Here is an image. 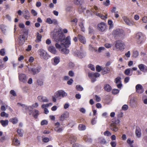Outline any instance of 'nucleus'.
<instances>
[{
  "mask_svg": "<svg viewBox=\"0 0 147 147\" xmlns=\"http://www.w3.org/2000/svg\"><path fill=\"white\" fill-rule=\"evenodd\" d=\"M52 37L54 41L57 42L55 44L56 47L59 49L63 46L68 47L71 45L70 36H68L65 39V36L59 30L54 32Z\"/></svg>",
  "mask_w": 147,
  "mask_h": 147,
  "instance_id": "nucleus-1",
  "label": "nucleus"
},
{
  "mask_svg": "<svg viewBox=\"0 0 147 147\" xmlns=\"http://www.w3.org/2000/svg\"><path fill=\"white\" fill-rule=\"evenodd\" d=\"M13 144L16 146H18L20 144V142L17 138H14L12 140Z\"/></svg>",
  "mask_w": 147,
  "mask_h": 147,
  "instance_id": "nucleus-30",
  "label": "nucleus"
},
{
  "mask_svg": "<svg viewBox=\"0 0 147 147\" xmlns=\"http://www.w3.org/2000/svg\"><path fill=\"white\" fill-rule=\"evenodd\" d=\"M48 50L50 52L53 54H55L57 53V51L55 47L51 46L48 48Z\"/></svg>",
  "mask_w": 147,
  "mask_h": 147,
  "instance_id": "nucleus-21",
  "label": "nucleus"
},
{
  "mask_svg": "<svg viewBox=\"0 0 147 147\" xmlns=\"http://www.w3.org/2000/svg\"><path fill=\"white\" fill-rule=\"evenodd\" d=\"M19 81L24 83H26L27 81L28 78L26 75L24 74H19Z\"/></svg>",
  "mask_w": 147,
  "mask_h": 147,
  "instance_id": "nucleus-9",
  "label": "nucleus"
},
{
  "mask_svg": "<svg viewBox=\"0 0 147 147\" xmlns=\"http://www.w3.org/2000/svg\"><path fill=\"white\" fill-rule=\"evenodd\" d=\"M104 134L106 136H109L111 135V134L109 131H107L104 132Z\"/></svg>",
  "mask_w": 147,
  "mask_h": 147,
  "instance_id": "nucleus-57",
  "label": "nucleus"
},
{
  "mask_svg": "<svg viewBox=\"0 0 147 147\" xmlns=\"http://www.w3.org/2000/svg\"><path fill=\"white\" fill-rule=\"evenodd\" d=\"M97 116H96L95 117L93 118L92 119L91 123L92 125L95 124L97 122Z\"/></svg>",
  "mask_w": 147,
  "mask_h": 147,
  "instance_id": "nucleus-40",
  "label": "nucleus"
},
{
  "mask_svg": "<svg viewBox=\"0 0 147 147\" xmlns=\"http://www.w3.org/2000/svg\"><path fill=\"white\" fill-rule=\"evenodd\" d=\"M38 51L41 58L47 60L50 57V55L47 52L42 49L39 50Z\"/></svg>",
  "mask_w": 147,
  "mask_h": 147,
  "instance_id": "nucleus-5",
  "label": "nucleus"
},
{
  "mask_svg": "<svg viewBox=\"0 0 147 147\" xmlns=\"http://www.w3.org/2000/svg\"><path fill=\"white\" fill-rule=\"evenodd\" d=\"M105 46L106 48H109L111 47L112 45L110 43H106L105 44Z\"/></svg>",
  "mask_w": 147,
  "mask_h": 147,
  "instance_id": "nucleus-61",
  "label": "nucleus"
},
{
  "mask_svg": "<svg viewBox=\"0 0 147 147\" xmlns=\"http://www.w3.org/2000/svg\"><path fill=\"white\" fill-rule=\"evenodd\" d=\"M143 22L145 23H147V16L143 17L142 19Z\"/></svg>",
  "mask_w": 147,
  "mask_h": 147,
  "instance_id": "nucleus-62",
  "label": "nucleus"
},
{
  "mask_svg": "<svg viewBox=\"0 0 147 147\" xmlns=\"http://www.w3.org/2000/svg\"><path fill=\"white\" fill-rule=\"evenodd\" d=\"M109 127L111 129L114 131H117L118 130V126L115 123H111Z\"/></svg>",
  "mask_w": 147,
  "mask_h": 147,
  "instance_id": "nucleus-15",
  "label": "nucleus"
},
{
  "mask_svg": "<svg viewBox=\"0 0 147 147\" xmlns=\"http://www.w3.org/2000/svg\"><path fill=\"white\" fill-rule=\"evenodd\" d=\"M29 73L33 75L37 74L41 71L42 67L38 64L34 63L26 66Z\"/></svg>",
  "mask_w": 147,
  "mask_h": 147,
  "instance_id": "nucleus-2",
  "label": "nucleus"
},
{
  "mask_svg": "<svg viewBox=\"0 0 147 147\" xmlns=\"http://www.w3.org/2000/svg\"><path fill=\"white\" fill-rule=\"evenodd\" d=\"M74 73L73 71L72 70H70L68 72V75L70 77H72L74 76Z\"/></svg>",
  "mask_w": 147,
  "mask_h": 147,
  "instance_id": "nucleus-58",
  "label": "nucleus"
},
{
  "mask_svg": "<svg viewBox=\"0 0 147 147\" xmlns=\"http://www.w3.org/2000/svg\"><path fill=\"white\" fill-rule=\"evenodd\" d=\"M67 117V116L65 114H63L59 117V120L61 121H63L65 118Z\"/></svg>",
  "mask_w": 147,
  "mask_h": 147,
  "instance_id": "nucleus-36",
  "label": "nucleus"
},
{
  "mask_svg": "<svg viewBox=\"0 0 147 147\" xmlns=\"http://www.w3.org/2000/svg\"><path fill=\"white\" fill-rule=\"evenodd\" d=\"M105 49V47H100L98 48L97 51L98 53H100L102 51L104 50Z\"/></svg>",
  "mask_w": 147,
  "mask_h": 147,
  "instance_id": "nucleus-59",
  "label": "nucleus"
},
{
  "mask_svg": "<svg viewBox=\"0 0 147 147\" xmlns=\"http://www.w3.org/2000/svg\"><path fill=\"white\" fill-rule=\"evenodd\" d=\"M31 13L32 15L34 16H36L37 15V12L34 9L31 10Z\"/></svg>",
  "mask_w": 147,
  "mask_h": 147,
  "instance_id": "nucleus-56",
  "label": "nucleus"
},
{
  "mask_svg": "<svg viewBox=\"0 0 147 147\" xmlns=\"http://www.w3.org/2000/svg\"><path fill=\"white\" fill-rule=\"evenodd\" d=\"M0 123L2 125L3 127H5L8 125L9 123V121L8 120H1L0 121Z\"/></svg>",
  "mask_w": 147,
  "mask_h": 147,
  "instance_id": "nucleus-29",
  "label": "nucleus"
},
{
  "mask_svg": "<svg viewBox=\"0 0 147 147\" xmlns=\"http://www.w3.org/2000/svg\"><path fill=\"white\" fill-rule=\"evenodd\" d=\"M142 101L145 104H147V98H145L144 96L142 98Z\"/></svg>",
  "mask_w": 147,
  "mask_h": 147,
  "instance_id": "nucleus-64",
  "label": "nucleus"
},
{
  "mask_svg": "<svg viewBox=\"0 0 147 147\" xmlns=\"http://www.w3.org/2000/svg\"><path fill=\"white\" fill-rule=\"evenodd\" d=\"M42 36L38 32L36 34V39L35 41L36 42L38 43L41 41Z\"/></svg>",
  "mask_w": 147,
  "mask_h": 147,
  "instance_id": "nucleus-27",
  "label": "nucleus"
},
{
  "mask_svg": "<svg viewBox=\"0 0 147 147\" xmlns=\"http://www.w3.org/2000/svg\"><path fill=\"white\" fill-rule=\"evenodd\" d=\"M67 95V93L63 90H59L55 93V96L57 99H59L63 98Z\"/></svg>",
  "mask_w": 147,
  "mask_h": 147,
  "instance_id": "nucleus-7",
  "label": "nucleus"
},
{
  "mask_svg": "<svg viewBox=\"0 0 147 147\" xmlns=\"http://www.w3.org/2000/svg\"><path fill=\"white\" fill-rule=\"evenodd\" d=\"M76 88L77 90L79 91H82L84 89L83 88L79 85H77L76 86Z\"/></svg>",
  "mask_w": 147,
  "mask_h": 147,
  "instance_id": "nucleus-43",
  "label": "nucleus"
},
{
  "mask_svg": "<svg viewBox=\"0 0 147 147\" xmlns=\"http://www.w3.org/2000/svg\"><path fill=\"white\" fill-rule=\"evenodd\" d=\"M39 101L41 102H49V100L46 97L42 96H38L37 97Z\"/></svg>",
  "mask_w": 147,
  "mask_h": 147,
  "instance_id": "nucleus-17",
  "label": "nucleus"
},
{
  "mask_svg": "<svg viewBox=\"0 0 147 147\" xmlns=\"http://www.w3.org/2000/svg\"><path fill=\"white\" fill-rule=\"evenodd\" d=\"M78 128L80 131H84L86 129V127L84 125L80 124L78 125Z\"/></svg>",
  "mask_w": 147,
  "mask_h": 147,
  "instance_id": "nucleus-34",
  "label": "nucleus"
},
{
  "mask_svg": "<svg viewBox=\"0 0 147 147\" xmlns=\"http://www.w3.org/2000/svg\"><path fill=\"white\" fill-rule=\"evenodd\" d=\"M136 134L138 138H140L141 135V130L139 127H137L136 130Z\"/></svg>",
  "mask_w": 147,
  "mask_h": 147,
  "instance_id": "nucleus-23",
  "label": "nucleus"
},
{
  "mask_svg": "<svg viewBox=\"0 0 147 147\" xmlns=\"http://www.w3.org/2000/svg\"><path fill=\"white\" fill-rule=\"evenodd\" d=\"M102 68L99 65H97L96 66V70L98 72H100L101 70H102Z\"/></svg>",
  "mask_w": 147,
  "mask_h": 147,
  "instance_id": "nucleus-49",
  "label": "nucleus"
},
{
  "mask_svg": "<svg viewBox=\"0 0 147 147\" xmlns=\"http://www.w3.org/2000/svg\"><path fill=\"white\" fill-rule=\"evenodd\" d=\"M113 35L116 39H123L124 38L125 34L124 31L122 29H117L113 31Z\"/></svg>",
  "mask_w": 147,
  "mask_h": 147,
  "instance_id": "nucleus-3",
  "label": "nucleus"
},
{
  "mask_svg": "<svg viewBox=\"0 0 147 147\" xmlns=\"http://www.w3.org/2000/svg\"><path fill=\"white\" fill-rule=\"evenodd\" d=\"M115 82L117 84V86L118 88H121L122 86V84L121 81V78L120 77H118L115 80Z\"/></svg>",
  "mask_w": 147,
  "mask_h": 147,
  "instance_id": "nucleus-13",
  "label": "nucleus"
},
{
  "mask_svg": "<svg viewBox=\"0 0 147 147\" xmlns=\"http://www.w3.org/2000/svg\"><path fill=\"white\" fill-rule=\"evenodd\" d=\"M98 30L101 32H103L105 30L106 28L105 24L103 22L98 25Z\"/></svg>",
  "mask_w": 147,
  "mask_h": 147,
  "instance_id": "nucleus-14",
  "label": "nucleus"
},
{
  "mask_svg": "<svg viewBox=\"0 0 147 147\" xmlns=\"http://www.w3.org/2000/svg\"><path fill=\"white\" fill-rule=\"evenodd\" d=\"M5 54V51L4 49H2L0 50V55L2 56H4Z\"/></svg>",
  "mask_w": 147,
  "mask_h": 147,
  "instance_id": "nucleus-54",
  "label": "nucleus"
},
{
  "mask_svg": "<svg viewBox=\"0 0 147 147\" xmlns=\"http://www.w3.org/2000/svg\"><path fill=\"white\" fill-rule=\"evenodd\" d=\"M119 90L118 89H114L113 90L112 92L114 94H116L119 93Z\"/></svg>",
  "mask_w": 147,
  "mask_h": 147,
  "instance_id": "nucleus-52",
  "label": "nucleus"
},
{
  "mask_svg": "<svg viewBox=\"0 0 147 147\" xmlns=\"http://www.w3.org/2000/svg\"><path fill=\"white\" fill-rule=\"evenodd\" d=\"M104 89L105 90L108 92H109L111 90L112 88L110 86L107 84H106L105 85Z\"/></svg>",
  "mask_w": 147,
  "mask_h": 147,
  "instance_id": "nucleus-26",
  "label": "nucleus"
},
{
  "mask_svg": "<svg viewBox=\"0 0 147 147\" xmlns=\"http://www.w3.org/2000/svg\"><path fill=\"white\" fill-rule=\"evenodd\" d=\"M122 18L124 22L127 25L129 26H132L134 24L133 21L129 19L126 16H123Z\"/></svg>",
  "mask_w": 147,
  "mask_h": 147,
  "instance_id": "nucleus-12",
  "label": "nucleus"
},
{
  "mask_svg": "<svg viewBox=\"0 0 147 147\" xmlns=\"http://www.w3.org/2000/svg\"><path fill=\"white\" fill-rule=\"evenodd\" d=\"M34 111V112L33 113L32 115L36 119L39 115V111L36 109H35Z\"/></svg>",
  "mask_w": 147,
  "mask_h": 147,
  "instance_id": "nucleus-35",
  "label": "nucleus"
},
{
  "mask_svg": "<svg viewBox=\"0 0 147 147\" xmlns=\"http://www.w3.org/2000/svg\"><path fill=\"white\" fill-rule=\"evenodd\" d=\"M83 138L84 140L88 143H91L92 142V140L90 135H85L84 136Z\"/></svg>",
  "mask_w": 147,
  "mask_h": 147,
  "instance_id": "nucleus-18",
  "label": "nucleus"
},
{
  "mask_svg": "<svg viewBox=\"0 0 147 147\" xmlns=\"http://www.w3.org/2000/svg\"><path fill=\"white\" fill-rule=\"evenodd\" d=\"M112 13H118V11H117V8L115 7H113L111 10Z\"/></svg>",
  "mask_w": 147,
  "mask_h": 147,
  "instance_id": "nucleus-45",
  "label": "nucleus"
},
{
  "mask_svg": "<svg viewBox=\"0 0 147 147\" xmlns=\"http://www.w3.org/2000/svg\"><path fill=\"white\" fill-rule=\"evenodd\" d=\"M22 11L24 18L26 20H28L30 17V13L29 11L26 9H24Z\"/></svg>",
  "mask_w": 147,
  "mask_h": 147,
  "instance_id": "nucleus-16",
  "label": "nucleus"
},
{
  "mask_svg": "<svg viewBox=\"0 0 147 147\" xmlns=\"http://www.w3.org/2000/svg\"><path fill=\"white\" fill-rule=\"evenodd\" d=\"M138 67L140 70L142 71H144L145 69H147V67L144 65L140 64L138 65Z\"/></svg>",
  "mask_w": 147,
  "mask_h": 147,
  "instance_id": "nucleus-24",
  "label": "nucleus"
},
{
  "mask_svg": "<svg viewBox=\"0 0 147 147\" xmlns=\"http://www.w3.org/2000/svg\"><path fill=\"white\" fill-rule=\"evenodd\" d=\"M139 55V52L137 51H134L133 53V56L135 57H137Z\"/></svg>",
  "mask_w": 147,
  "mask_h": 147,
  "instance_id": "nucleus-51",
  "label": "nucleus"
},
{
  "mask_svg": "<svg viewBox=\"0 0 147 147\" xmlns=\"http://www.w3.org/2000/svg\"><path fill=\"white\" fill-rule=\"evenodd\" d=\"M0 115L2 117H8V114L6 113L5 112L3 111L2 112L0 113Z\"/></svg>",
  "mask_w": 147,
  "mask_h": 147,
  "instance_id": "nucleus-46",
  "label": "nucleus"
},
{
  "mask_svg": "<svg viewBox=\"0 0 147 147\" xmlns=\"http://www.w3.org/2000/svg\"><path fill=\"white\" fill-rule=\"evenodd\" d=\"M78 38L81 42L84 44H85L86 43V39L83 36L79 34L78 35Z\"/></svg>",
  "mask_w": 147,
  "mask_h": 147,
  "instance_id": "nucleus-20",
  "label": "nucleus"
},
{
  "mask_svg": "<svg viewBox=\"0 0 147 147\" xmlns=\"http://www.w3.org/2000/svg\"><path fill=\"white\" fill-rule=\"evenodd\" d=\"M7 28V26L5 25L2 24L0 25V28L2 32L5 34L6 32Z\"/></svg>",
  "mask_w": 147,
  "mask_h": 147,
  "instance_id": "nucleus-25",
  "label": "nucleus"
},
{
  "mask_svg": "<svg viewBox=\"0 0 147 147\" xmlns=\"http://www.w3.org/2000/svg\"><path fill=\"white\" fill-rule=\"evenodd\" d=\"M63 129L62 127H55L54 128L55 130L59 133L61 132Z\"/></svg>",
  "mask_w": 147,
  "mask_h": 147,
  "instance_id": "nucleus-41",
  "label": "nucleus"
},
{
  "mask_svg": "<svg viewBox=\"0 0 147 147\" xmlns=\"http://www.w3.org/2000/svg\"><path fill=\"white\" fill-rule=\"evenodd\" d=\"M79 26L81 28V30L84 32L85 31V28L83 23L82 22H81L79 24Z\"/></svg>",
  "mask_w": 147,
  "mask_h": 147,
  "instance_id": "nucleus-44",
  "label": "nucleus"
},
{
  "mask_svg": "<svg viewBox=\"0 0 147 147\" xmlns=\"http://www.w3.org/2000/svg\"><path fill=\"white\" fill-rule=\"evenodd\" d=\"M6 18L9 21H11V16L9 14H7L5 16Z\"/></svg>",
  "mask_w": 147,
  "mask_h": 147,
  "instance_id": "nucleus-60",
  "label": "nucleus"
},
{
  "mask_svg": "<svg viewBox=\"0 0 147 147\" xmlns=\"http://www.w3.org/2000/svg\"><path fill=\"white\" fill-rule=\"evenodd\" d=\"M53 62L52 64L54 65H57L60 62V58L58 57H55L53 59Z\"/></svg>",
  "mask_w": 147,
  "mask_h": 147,
  "instance_id": "nucleus-22",
  "label": "nucleus"
},
{
  "mask_svg": "<svg viewBox=\"0 0 147 147\" xmlns=\"http://www.w3.org/2000/svg\"><path fill=\"white\" fill-rule=\"evenodd\" d=\"M102 73L103 74H107L110 71V69L109 67H106L104 68H102Z\"/></svg>",
  "mask_w": 147,
  "mask_h": 147,
  "instance_id": "nucleus-32",
  "label": "nucleus"
},
{
  "mask_svg": "<svg viewBox=\"0 0 147 147\" xmlns=\"http://www.w3.org/2000/svg\"><path fill=\"white\" fill-rule=\"evenodd\" d=\"M108 24L109 25V29L112 28L113 27V22L112 20H109L108 22Z\"/></svg>",
  "mask_w": 147,
  "mask_h": 147,
  "instance_id": "nucleus-42",
  "label": "nucleus"
},
{
  "mask_svg": "<svg viewBox=\"0 0 147 147\" xmlns=\"http://www.w3.org/2000/svg\"><path fill=\"white\" fill-rule=\"evenodd\" d=\"M125 45L121 41L118 40L115 42V45L113 47V50H122L124 49Z\"/></svg>",
  "mask_w": 147,
  "mask_h": 147,
  "instance_id": "nucleus-4",
  "label": "nucleus"
},
{
  "mask_svg": "<svg viewBox=\"0 0 147 147\" xmlns=\"http://www.w3.org/2000/svg\"><path fill=\"white\" fill-rule=\"evenodd\" d=\"M46 22L49 24H53L52 19L50 18H47L46 21Z\"/></svg>",
  "mask_w": 147,
  "mask_h": 147,
  "instance_id": "nucleus-47",
  "label": "nucleus"
},
{
  "mask_svg": "<svg viewBox=\"0 0 147 147\" xmlns=\"http://www.w3.org/2000/svg\"><path fill=\"white\" fill-rule=\"evenodd\" d=\"M132 71V70L130 68H128L126 69L124 71V74L126 75H129L130 74V71Z\"/></svg>",
  "mask_w": 147,
  "mask_h": 147,
  "instance_id": "nucleus-39",
  "label": "nucleus"
},
{
  "mask_svg": "<svg viewBox=\"0 0 147 147\" xmlns=\"http://www.w3.org/2000/svg\"><path fill=\"white\" fill-rule=\"evenodd\" d=\"M73 55L75 57L82 58L85 57V53L84 52H81L78 51H76L73 53Z\"/></svg>",
  "mask_w": 147,
  "mask_h": 147,
  "instance_id": "nucleus-11",
  "label": "nucleus"
},
{
  "mask_svg": "<svg viewBox=\"0 0 147 147\" xmlns=\"http://www.w3.org/2000/svg\"><path fill=\"white\" fill-rule=\"evenodd\" d=\"M136 38L137 39L138 44L140 45L143 43L145 38V36L142 33L139 32L136 34Z\"/></svg>",
  "mask_w": 147,
  "mask_h": 147,
  "instance_id": "nucleus-6",
  "label": "nucleus"
},
{
  "mask_svg": "<svg viewBox=\"0 0 147 147\" xmlns=\"http://www.w3.org/2000/svg\"><path fill=\"white\" fill-rule=\"evenodd\" d=\"M89 49L90 51H92L96 52L97 51V49L95 47L92 46L91 45H89Z\"/></svg>",
  "mask_w": 147,
  "mask_h": 147,
  "instance_id": "nucleus-38",
  "label": "nucleus"
},
{
  "mask_svg": "<svg viewBox=\"0 0 147 147\" xmlns=\"http://www.w3.org/2000/svg\"><path fill=\"white\" fill-rule=\"evenodd\" d=\"M42 141L44 142L47 143L49 142V139L47 137L43 138L42 137Z\"/></svg>",
  "mask_w": 147,
  "mask_h": 147,
  "instance_id": "nucleus-50",
  "label": "nucleus"
},
{
  "mask_svg": "<svg viewBox=\"0 0 147 147\" xmlns=\"http://www.w3.org/2000/svg\"><path fill=\"white\" fill-rule=\"evenodd\" d=\"M48 123V121L46 120H42L41 122V125H47Z\"/></svg>",
  "mask_w": 147,
  "mask_h": 147,
  "instance_id": "nucleus-55",
  "label": "nucleus"
},
{
  "mask_svg": "<svg viewBox=\"0 0 147 147\" xmlns=\"http://www.w3.org/2000/svg\"><path fill=\"white\" fill-rule=\"evenodd\" d=\"M103 4L106 6H109L110 4L109 0H106L105 1L103 2Z\"/></svg>",
  "mask_w": 147,
  "mask_h": 147,
  "instance_id": "nucleus-48",
  "label": "nucleus"
},
{
  "mask_svg": "<svg viewBox=\"0 0 147 147\" xmlns=\"http://www.w3.org/2000/svg\"><path fill=\"white\" fill-rule=\"evenodd\" d=\"M10 122L14 124H16L18 122V119L17 117H14L10 119Z\"/></svg>",
  "mask_w": 147,
  "mask_h": 147,
  "instance_id": "nucleus-31",
  "label": "nucleus"
},
{
  "mask_svg": "<svg viewBox=\"0 0 147 147\" xmlns=\"http://www.w3.org/2000/svg\"><path fill=\"white\" fill-rule=\"evenodd\" d=\"M17 131L18 134L20 137H22L23 136V131L22 130L17 129Z\"/></svg>",
  "mask_w": 147,
  "mask_h": 147,
  "instance_id": "nucleus-37",
  "label": "nucleus"
},
{
  "mask_svg": "<svg viewBox=\"0 0 147 147\" xmlns=\"http://www.w3.org/2000/svg\"><path fill=\"white\" fill-rule=\"evenodd\" d=\"M65 48H63L61 49V53L65 54H67L69 53V49Z\"/></svg>",
  "mask_w": 147,
  "mask_h": 147,
  "instance_id": "nucleus-33",
  "label": "nucleus"
},
{
  "mask_svg": "<svg viewBox=\"0 0 147 147\" xmlns=\"http://www.w3.org/2000/svg\"><path fill=\"white\" fill-rule=\"evenodd\" d=\"M19 43L20 45H22L25 42V37L24 35H21L20 36Z\"/></svg>",
  "mask_w": 147,
  "mask_h": 147,
  "instance_id": "nucleus-19",
  "label": "nucleus"
},
{
  "mask_svg": "<svg viewBox=\"0 0 147 147\" xmlns=\"http://www.w3.org/2000/svg\"><path fill=\"white\" fill-rule=\"evenodd\" d=\"M74 81L71 78L67 82V84L69 85H71L73 83Z\"/></svg>",
  "mask_w": 147,
  "mask_h": 147,
  "instance_id": "nucleus-63",
  "label": "nucleus"
},
{
  "mask_svg": "<svg viewBox=\"0 0 147 147\" xmlns=\"http://www.w3.org/2000/svg\"><path fill=\"white\" fill-rule=\"evenodd\" d=\"M69 141H71V143L74 142L76 141V137L73 135L71 134L69 136Z\"/></svg>",
  "mask_w": 147,
  "mask_h": 147,
  "instance_id": "nucleus-28",
  "label": "nucleus"
},
{
  "mask_svg": "<svg viewBox=\"0 0 147 147\" xmlns=\"http://www.w3.org/2000/svg\"><path fill=\"white\" fill-rule=\"evenodd\" d=\"M88 67L92 71L95 70V67L94 65L92 64H89L88 65Z\"/></svg>",
  "mask_w": 147,
  "mask_h": 147,
  "instance_id": "nucleus-53",
  "label": "nucleus"
},
{
  "mask_svg": "<svg viewBox=\"0 0 147 147\" xmlns=\"http://www.w3.org/2000/svg\"><path fill=\"white\" fill-rule=\"evenodd\" d=\"M100 76V74L98 73H88V76L91 79V80L92 82H94L96 81V78L99 77Z\"/></svg>",
  "mask_w": 147,
  "mask_h": 147,
  "instance_id": "nucleus-8",
  "label": "nucleus"
},
{
  "mask_svg": "<svg viewBox=\"0 0 147 147\" xmlns=\"http://www.w3.org/2000/svg\"><path fill=\"white\" fill-rule=\"evenodd\" d=\"M136 91L138 94H142L144 92L142 86L140 84H137L135 87Z\"/></svg>",
  "mask_w": 147,
  "mask_h": 147,
  "instance_id": "nucleus-10",
  "label": "nucleus"
}]
</instances>
